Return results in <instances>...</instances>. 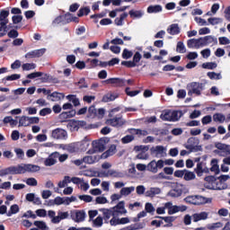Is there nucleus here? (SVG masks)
I'll return each instance as SVG.
<instances>
[{"instance_id":"nucleus-1","label":"nucleus","mask_w":230,"mask_h":230,"mask_svg":"<svg viewBox=\"0 0 230 230\" xmlns=\"http://www.w3.org/2000/svg\"><path fill=\"white\" fill-rule=\"evenodd\" d=\"M98 128L96 124H91L89 127H87V123L85 120H75V119H70L68 120L67 128L71 132L79 131L80 128Z\"/></svg>"},{"instance_id":"nucleus-2","label":"nucleus","mask_w":230,"mask_h":230,"mask_svg":"<svg viewBox=\"0 0 230 230\" xmlns=\"http://www.w3.org/2000/svg\"><path fill=\"white\" fill-rule=\"evenodd\" d=\"M203 90H204L203 83L192 82L188 84V95L189 96H191L193 94H195L197 96H200L202 94Z\"/></svg>"},{"instance_id":"nucleus-3","label":"nucleus","mask_w":230,"mask_h":230,"mask_svg":"<svg viewBox=\"0 0 230 230\" xmlns=\"http://www.w3.org/2000/svg\"><path fill=\"white\" fill-rule=\"evenodd\" d=\"M25 169L22 164L18 166H10L9 168H4L0 171V177L6 176L8 174H24Z\"/></svg>"},{"instance_id":"nucleus-4","label":"nucleus","mask_w":230,"mask_h":230,"mask_svg":"<svg viewBox=\"0 0 230 230\" xmlns=\"http://www.w3.org/2000/svg\"><path fill=\"white\" fill-rule=\"evenodd\" d=\"M199 144V140L195 137H190L188 139V144H186L185 148L189 150L190 153H197L202 151V146H198Z\"/></svg>"},{"instance_id":"nucleus-5","label":"nucleus","mask_w":230,"mask_h":230,"mask_svg":"<svg viewBox=\"0 0 230 230\" xmlns=\"http://www.w3.org/2000/svg\"><path fill=\"white\" fill-rule=\"evenodd\" d=\"M93 148L87 151L88 155H94L95 153H102L105 150V145L102 140H94L93 141Z\"/></svg>"},{"instance_id":"nucleus-6","label":"nucleus","mask_w":230,"mask_h":230,"mask_svg":"<svg viewBox=\"0 0 230 230\" xmlns=\"http://www.w3.org/2000/svg\"><path fill=\"white\" fill-rule=\"evenodd\" d=\"M164 168V160H152L147 164V171L152 173H157L159 170Z\"/></svg>"},{"instance_id":"nucleus-7","label":"nucleus","mask_w":230,"mask_h":230,"mask_svg":"<svg viewBox=\"0 0 230 230\" xmlns=\"http://www.w3.org/2000/svg\"><path fill=\"white\" fill-rule=\"evenodd\" d=\"M71 219L74 220L75 223L84 222L85 220V211L84 210H72L69 213Z\"/></svg>"},{"instance_id":"nucleus-8","label":"nucleus","mask_w":230,"mask_h":230,"mask_svg":"<svg viewBox=\"0 0 230 230\" xmlns=\"http://www.w3.org/2000/svg\"><path fill=\"white\" fill-rule=\"evenodd\" d=\"M149 152L151 153V155L155 158L164 157L166 153V148L163 146H152L151 149H149Z\"/></svg>"},{"instance_id":"nucleus-9","label":"nucleus","mask_w":230,"mask_h":230,"mask_svg":"<svg viewBox=\"0 0 230 230\" xmlns=\"http://www.w3.org/2000/svg\"><path fill=\"white\" fill-rule=\"evenodd\" d=\"M125 123L126 121L123 119L122 115L106 120V124L112 127H122Z\"/></svg>"},{"instance_id":"nucleus-10","label":"nucleus","mask_w":230,"mask_h":230,"mask_svg":"<svg viewBox=\"0 0 230 230\" xmlns=\"http://www.w3.org/2000/svg\"><path fill=\"white\" fill-rule=\"evenodd\" d=\"M44 53H46V49H35L26 53L24 57L28 59L40 58V57H43Z\"/></svg>"},{"instance_id":"nucleus-11","label":"nucleus","mask_w":230,"mask_h":230,"mask_svg":"<svg viewBox=\"0 0 230 230\" xmlns=\"http://www.w3.org/2000/svg\"><path fill=\"white\" fill-rule=\"evenodd\" d=\"M52 137L54 139H66V137H67V131L57 128L56 129L52 130Z\"/></svg>"},{"instance_id":"nucleus-12","label":"nucleus","mask_w":230,"mask_h":230,"mask_svg":"<svg viewBox=\"0 0 230 230\" xmlns=\"http://www.w3.org/2000/svg\"><path fill=\"white\" fill-rule=\"evenodd\" d=\"M102 84L114 85L115 87H123L125 84V82L123 79L111 78V79H106L105 81H102Z\"/></svg>"},{"instance_id":"nucleus-13","label":"nucleus","mask_w":230,"mask_h":230,"mask_svg":"<svg viewBox=\"0 0 230 230\" xmlns=\"http://www.w3.org/2000/svg\"><path fill=\"white\" fill-rule=\"evenodd\" d=\"M65 93L59 92H53L51 94L47 95V100L51 101L53 102H57L64 100Z\"/></svg>"},{"instance_id":"nucleus-14","label":"nucleus","mask_w":230,"mask_h":230,"mask_svg":"<svg viewBox=\"0 0 230 230\" xmlns=\"http://www.w3.org/2000/svg\"><path fill=\"white\" fill-rule=\"evenodd\" d=\"M101 159H102V157L99 155H96L93 156L92 155L84 156L82 160L84 161V164H93L98 163L99 161H101Z\"/></svg>"},{"instance_id":"nucleus-15","label":"nucleus","mask_w":230,"mask_h":230,"mask_svg":"<svg viewBox=\"0 0 230 230\" xmlns=\"http://www.w3.org/2000/svg\"><path fill=\"white\" fill-rule=\"evenodd\" d=\"M195 206L206 205L208 203H212V199H208L199 195H195Z\"/></svg>"},{"instance_id":"nucleus-16","label":"nucleus","mask_w":230,"mask_h":230,"mask_svg":"<svg viewBox=\"0 0 230 230\" xmlns=\"http://www.w3.org/2000/svg\"><path fill=\"white\" fill-rule=\"evenodd\" d=\"M166 31L172 36L179 35L181 34V27L178 23H172L167 28Z\"/></svg>"},{"instance_id":"nucleus-17","label":"nucleus","mask_w":230,"mask_h":230,"mask_svg":"<svg viewBox=\"0 0 230 230\" xmlns=\"http://www.w3.org/2000/svg\"><path fill=\"white\" fill-rule=\"evenodd\" d=\"M108 210L113 211L118 214H127V209L124 208V201H119V203L115 205L114 208H111Z\"/></svg>"},{"instance_id":"nucleus-18","label":"nucleus","mask_w":230,"mask_h":230,"mask_svg":"<svg viewBox=\"0 0 230 230\" xmlns=\"http://www.w3.org/2000/svg\"><path fill=\"white\" fill-rule=\"evenodd\" d=\"M75 116H76V111L70 110L69 111H63L59 114V119H62V122H66V119L74 118Z\"/></svg>"},{"instance_id":"nucleus-19","label":"nucleus","mask_w":230,"mask_h":230,"mask_svg":"<svg viewBox=\"0 0 230 230\" xmlns=\"http://www.w3.org/2000/svg\"><path fill=\"white\" fill-rule=\"evenodd\" d=\"M117 153V146L116 145H111V147L108 148L102 155H101L102 159H106L108 157H111Z\"/></svg>"},{"instance_id":"nucleus-20","label":"nucleus","mask_w":230,"mask_h":230,"mask_svg":"<svg viewBox=\"0 0 230 230\" xmlns=\"http://www.w3.org/2000/svg\"><path fill=\"white\" fill-rule=\"evenodd\" d=\"M155 218L162 219L167 224H170V225H165L164 227H172V223L176 220V217H173V216H167V217L155 216Z\"/></svg>"},{"instance_id":"nucleus-21","label":"nucleus","mask_w":230,"mask_h":230,"mask_svg":"<svg viewBox=\"0 0 230 230\" xmlns=\"http://www.w3.org/2000/svg\"><path fill=\"white\" fill-rule=\"evenodd\" d=\"M25 172H38L40 170V167L32 164H26L22 165Z\"/></svg>"},{"instance_id":"nucleus-22","label":"nucleus","mask_w":230,"mask_h":230,"mask_svg":"<svg viewBox=\"0 0 230 230\" xmlns=\"http://www.w3.org/2000/svg\"><path fill=\"white\" fill-rule=\"evenodd\" d=\"M208 218V214L207 212H200V214L192 215V221L199 222L200 220H206Z\"/></svg>"},{"instance_id":"nucleus-23","label":"nucleus","mask_w":230,"mask_h":230,"mask_svg":"<svg viewBox=\"0 0 230 230\" xmlns=\"http://www.w3.org/2000/svg\"><path fill=\"white\" fill-rule=\"evenodd\" d=\"M128 14H129V17L132 19H141L144 16L145 13L142 10H138V11L130 10Z\"/></svg>"},{"instance_id":"nucleus-24","label":"nucleus","mask_w":230,"mask_h":230,"mask_svg":"<svg viewBox=\"0 0 230 230\" xmlns=\"http://www.w3.org/2000/svg\"><path fill=\"white\" fill-rule=\"evenodd\" d=\"M66 99H67L68 102H72V104H74V107L80 106V101L75 94H68L67 96H66Z\"/></svg>"},{"instance_id":"nucleus-25","label":"nucleus","mask_w":230,"mask_h":230,"mask_svg":"<svg viewBox=\"0 0 230 230\" xmlns=\"http://www.w3.org/2000/svg\"><path fill=\"white\" fill-rule=\"evenodd\" d=\"M118 212L111 211V209H102V215L104 216V220L108 221L111 217H118Z\"/></svg>"},{"instance_id":"nucleus-26","label":"nucleus","mask_w":230,"mask_h":230,"mask_svg":"<svg viewBox=\"0 0 230 230\" xmlns=\"http://www.w3.org/2000/svg\"><path fill=\"white\" fill-rule=\"evenodd\" d=\"M118 98V93H108L102 96V102H111L116 101Z\"/></svg>"},{"instance_id":"nucleus-27","label":"nucleus","mask_w":230,"mask_h":230,"mask_svg":"<svg viewBox=\"0 0 230 230\" xmlns=\"http://www.w3.org/2000/svg\"><path fill=\"white\" fill-rule=\"evenodd\" d=\"M182 117L181 111H171V122H176Z\"/></svg>"},{"instance_id":"nucleus-28","label":"nucleus","mask_w":230,"mask_h":230,"mask_svg":"<svg viewBox=\"0 0 230 230\" xmlns=\"http://www.w3.org/2000/svg\"><path fill=\"white\" fill-rule=\"evenodd\" d=\"M9 7L0 11V22H9L8 17L10 15Z\"/></svg>"},{"instance_id":"nucleus-29","label":"nucleus","mask_w":230,"mask_h":230,"mask_svg":"<svg viewBox=\"0 0 230 230\" xmlns=\"http://www.w3.org/2000/svg\"><path fill=\"white\" fill-rule=\"evenodd\" d=\"M127 17H128V13H121L118 18H115V20H114L115 25L123 26V21L126 20Z\"/></svg>"},{"instance_id":"nucleus-30","label":"nucleus","mask_w":230,"mask_h":230,"mask_svg":"<svg viewBox=\"0 0 230 230\" xmlns=\"http://www.w3.org/2000/svg\"><path fill=\"white\" fill-rule=\"evenodd\" d=\"M187 46L189 49H199L200 47H202V45L199 43V40L195 39L189 40L187 42Z\"/></svg>"},{"instance_id":"nucleus-31","label":"nucleus","mask_w":230,"mask_h":230,"mask_svg":"<svg viewBox=\"0 0 230 230\" xmlns=\"http://www.w3.org/2000/svg\"><path fill=\"white\" fill-rule=\"evenodd\" d=\"M161 193L160 188H151L149 190L146 191V197L154 198Z\"/></svg>"},{"instance_id":"nucleus-32","label":"nucleus","mask_w":230,"mask_h":230,"mask_svg":"<svg viewBox=\"0 0 230 230\" xmlns=\"http://www.w3.org/2000/svg\"><path fill=\"white\" fill-rule=\"evenodd\" d=\"M163 11V7L160 4L150 5L147 7L148 13H159Z\"/></svg>"},{"instance_id":"nucleus-33","label":"nucleus","mask_w":230,"mask_h":230,"mask_svg":"<svg viewBox=\"0 0 230 230\" xmlns=\"http://www.w3.org/2000/svg\"><path fill=\"white\" fill-rule=\"evenodd\" d=\"M210 164L212 165V167H210V172H216V174H218L219 173L218 160L213 159L210 162Z\"/></svg>"},{"instance_id":"nucleus-34","label":"nucleus","mask_w":230,"mask_h":230,"mask_svg":"<svg viewBox=\"0 0 230 230\" xmlns=\"http://www.w3.org/2000/svg\"><path fill=\"white\" fill-rule=\"evenodd\" d=\"M133 191H135V187H127V188H121L120 190V195L124 197H128L129 194H131Z\"/></svg>"},{"instance_id":"nucleus-35","label":"nucleus","mask_w":230,"mask_h":230,"mask_svg":"<svg viewBox=\"0 0 230 230\" xmlns=\"http://www.w3.org/2000/svg\"><path fill=\"white\" fill-rule=\"evenodd\" d=\"M50 155H52V157H54L55 159H58V161L61 162V163H64L66 160L68 159V155H66V154L65 155H59V153H58V152H56V153H54Z\"/></svg>"},{"instance_id":"nucleus-36","label":"nucleus","mask_w":230,"mask_h":230,"mask_svg":"<svg viewBox=\"0 0 230 230\" xmlns=\"http://www.w3.org/2000/svg\"><path fill=\"white\" fill-rule=\"evenodd\" d=\"M19 206L16 204L11 205L9 212L6 213L7 217H12L13 215L18 214Z\"/></svg>"},{"instance_id":"nucleus-37","label":"nucleus","mask_w":230,"mask_h":230,"mask_svg":"<svg viewBox=\"0 0 230 230\" xmlns=\"http://www.w3.org/2000/svg\"><path fill=\"white\" fill-rule=\"evenodd\" d=\"M37 66L35 63H24L22 66V71H30L36 69Z\"/></svg>"},{"instance_id":"nucleus-38","label":"nucleus","mask_w":230,"mask_h":230,"mask_svg":"<svg viewBox=\"0 0 230 230\" xmlns=\"http://www.w3.org/2000/svg\"><path fill=\"white\" fill-rule=\"evenodd\" d=\"M30 121L27 116H22L19 119V127H30Z\"/></svg>"},{"instance_id":"nucleus-39","label":"nucleus","mask_w":230,"mask_h":230,"mask_svg":"<svg viewBox=\"0 0 230 230\" xmlns=\"http://www.w3.org/2000/svg\"><path fill=\"white\" fill-rule=\"evenodd\" d=\"M204 41L209 44L217 45L218 41L217 40V38L213 37L212 35H208L203 38Z\"/></svg>"},{"instance_id":"nucleus-40","label":"nucleus","mask_w":230,"mask_h":230,"mask_svg":"<svg viewBox=\"0 0 230 230\" xmlns=\"http://www.w3.org/2000/svg\"><path fill=\"white\" fill-rule=\"evenodd\" d=\"M204 168H203V164L198 163L197 164V168L194 169L195 173H197L198 177H202L203 173H204Z\"/></svg>"},{"instance_id":"nucleus-41","label":"nucleus","mask_w":230,"mask_h":230,"mask_svg":"<svg viewBox=\"0 0 230 230\" xmlns=\"http://www.w3.org/2000/svg\"><path fill=\"white\" fill-rule=\"evenodd\" d=\"M58 163V160H56L52 155H49L45 161L44 165L45 166H53Z\"/></svg>"},{"instance_id":"nucleus-42","label":"nucleus","mask_w":230,"mask_h":230,"mask_svg":"<svg viewBox=\"0 0 230 230\" xmlns=\"http://www.w3.org/2000/svg\"><path fill=\"white\" fill-rule=\"evenodd\" d=\"M201 67L208 70H215L217 68V63L215 62L203 63V65H201Z\"/></svg>"},{"instance_id":"nucleus-43","label":"nucleus","mask_w":230,"mask_h":230,"mask_svg":"<svg viewBox=\"0 0 230 230\" xmlns=\"http://www.w3.org/2000/svg\"><path fill=\"white\" fill-rule=\"evenodd\" d=\"M213 119L216 122H220V123H224L226 120V116L222 113H216L213 116Z\"/></svg>"},{"instance_id":"nucleus-44","label":"nucleus","mask_w":230,"mask_h":230,"mask_svg":"<svg viewBox=\"0 0 230 230\" xmlns=\"http://www.w3.org/2000/svg\"><path fill=\"white\" fill-rule=\"evenodd\" d=\"M161 119L164 121L172 122V111H168L160 116Z\"/></svg>"},{"instance_id":"nucleus-45","label":"nucleus","mask_w":230,"mask_h":230,"mask_svg":"<svg viewBox=\"0 0 230 230\" xmlns=\"http://www.w3.org/2000/svg\"><path fill=\"white\" fill-rule=\"evenodd\" d=\"M176 51L180 54H184L187 52V49H185L184 43L182 41L177 42Z\"/></svg>"},{"instance_id":"nucleus-46","label":"nucleus","mask_w":230,"mask_h":230,"mask_svg":"<svg viewBox=\"0 0 230 230\" xmlns=\"http://www.w3.org/2000/svg\"><path fill=\"white\" fill-rule=\"evenodd\" d=\"M133 56V52L131 50H128V49H124L123 52L121 53V58L124 59H129Z\"/></svg>"},{"instance_id":"nucleus-47","label":"nucleus","mask_w":230,"mask_h":230,"mask_svg":"<svg viewBox=\"0 0 230 230\" xmlns=\"http://www.w3.org/2000/svg\"><path fill=\"white\" fill-rule=\"evenodd\" d=\"M182 194V190L181 189H173L169 192L170 197L179 198Z\"/></svg>"},{"instance_id":"nucleus-48","label":"nucleus","mask_w":230,"mask_h":230,"mask_svg":"<svg viewBox=\"0 0 230 230\" xmlns=\"http://www.w3.org/2000/svg\"><path fill=\"white\" fill-rule=\"evenodd\" d=\"M139 229H144V224L136 223L134 225H130L127 226V230H139Z\"/></svg>"},{"instance_id":"nucleus-49","label":"nucleus","mask_w":230,"mask_h":230,"mask_svg":"<svg viewBox=\"0 0 230 230\" xmlns=\"http://www.w3.org/2000/svg\"><path fill=\"white\" fill-rule=\"evenodd\" d=\"M130 131H131V133H134L137 136L146 137V136H148V134H149L147 130H142V129L132 128V129H130Z\"/></svg>"},{"instance_id":"nucleus-50","label":"nucleus","mask_w":230,"mask_h":230,"mask_svg":"<svg viewBox=\"0 0 230 230\" xmlns=\"http://www.w3.org/2000/svg\"><path fill=\"white\" fill-rule=\"evenodd\" d=\"M63 17L64 24H69L73 22V14L70 13H65V15H61Z\"/></svg>"},{"instance_id":"nucleus-51","label":"nucleus","mask_w":230,"mask_h":230,"mask_svg":"<svg viewBox=\"0 0 230 230\" xmlns=\"http://www.w3.org/2000/svg\"><path fill=\"white\" fill-rule=\"evenodd\" d=\"M90 8L89 7H83L78 10L77 16L82 17L84 15H89Z\"/></svg>"},{"instance_id":"nucleus-52","label":"nucleus","mask_w":230,"mask_h":230,"mask_svg":"<svg viewBox=\"0 0 230 230\" xmlns=\"http://www.w3.org/2000/svg\"><path fill=\"white\" fill-rule=\"evenodd\" d=\"M194 179L195 173L190 171L186 172V173L183 175V180H185L186 181H193Z\"/></svg>"},{"instance_id":"nucleus-53","label":"nucleus","mask_w":230,"mask_h":230,"mask_svg":"<svg viewBox=\"0 0 230 230\" xmlns=\"http://www.w3.org/2000/svg\"><path fill=\"white\" fill-rule=\"evenodd\" d=\"M224 226V224L221 222H217V223H213L210 225H208V229L209 230H215V229H219L221 227Z\"/></svg>"},{"instance_id":"nucleus-54","label":"nucleus","mask_w":230,"mask_h":230,"mask_svg":"<svg viewBox=\"0 0 230 230\" xmlns=\"http://www.w3.org/2000/svg\"><path fill=\"white\" fill-rule=\"evenodd\" d=\"M207 76L209 77L210 80H220L221 75L217 74L216 72H208Z\"/></svg>"},{"instance_id":"nucleus-55","label":"nucleus","mask_w":230,"mask_h":230,"mask_svg":"<svg viewBox=\"0 0 230 230\" xmlns=\"http://www.w3.org/2000/svg\"><path fill=\"white\" fill-rule=\"evenodd\" d=\"M187 172H189V171L187 169H183V170H178L175 171V172H173V177L176 178H182Z\"/></svg>"},{"instance_id":"nucleus-56","label":"nucleus","mask_w":230,"mask_h":230,"mask_svg":"<svg viewBox=\"0 0 230 230\" xmlns=\"http://www.w3.org/2000/svg\"><path fill=\"white\" fill-rule=\"evenodd\" d=\"M76 201V197H64L63 198V204L64 205H70L71 203L73 202H75Z\"/></svg>"},{"instance_id":"nucleus-57","label":"nucleus","mask_w":230,"mask_h":230,"mask_svg":"<svg viewBox=\"0 0 230 230\" xmlns=\"http://www.w3.org/2000/svg\"><path fill=\"white\" fill-rule=\"evenodd\" d=\"M121 66H126L128 68L137 67V63L133 61H121Z\"/></svg>"},{"instance_id":"nucleus-58","label":"nucleus","mask_w":230,"mask_h":230,"mask_svg":"<svg viewBox=\"0 0 230 230\" xmlns=\"http://www.w3.org/2000/svg\"><path fill=\"white\" fill-rule=\"evenodd\" d=\"M19 78H21V75L13 74L9 76H4L3 79V82L4 81H17V80H19Z\"/></svg>"},{"instance_id":"nucleus-59","label":"nucleus","mask_w":230,"mask_h":230,"mask_svg":"<svg viewBox=\"0 0 230 230\" xmlns=\"http://www.w3.org/2000/svg\"><path fill=\"white\" fill-rule=\"evenodd\" d=\"M33 225L40 230H47V225L43 221H34Z\"/></svg>"},{"instance_id":"nucleus-60","label":"nucleus","mask_w":230,"mask_h":230,"mask_svg":"<svg viewBox=\"0 0 230 230\" xmlns=\"http://www.w3.org/2000/svg\"><path fill=\"white\" fill-rule=\"evenodd\" d=\"M75 85L78 86V89H86L87 88V84H86L84 78H81L77 83H75Z\"/></svg>"},{"instance_id":"nucleus-61","label":"nucleus","mask_w":230,"mask_h":230,"mask_svg":"<svg viewBox=\"0 0 230 230\" xmlns=\"http://www.w3.org/2000/svg\"><path fill=\"white\" fill-rule=\"evenodd\" d=\"M133 140H135V137L132 135H128V136L124 137L123 138H121V143L129 144Z\"/></svg>"},{"instance_id":"nucleus-62","label":"nucleus","mask_w":230,"mask_h":230,"mask_svg":"<svg viewBox=\"0 0 230 230\" xmlns=\"http://www.w3.org/2000/svg\"><path fill=\"white\" fill-rule=\"evenodd\" d=\"M140 91L136 90V91H130V88L128 87L126 88V94L129 97H135L137 96V94H139Z\"/></svg>"},{"instance_id":"nucleus-63","label":"nucleus","mask_w":230,"mask_h":230,"mask_svg":"<svg viewBox=\"0 0 230 230\" xmlns=\"http://www.w3.org/2000/svg\"><path fill=\"white\" fill-rule=\"evenodd\" d=\"M223 22V20L221 18H209L208 19V22H209V24H212L213 26L219 24Z\"/></svg>"},{"instance_id":"nucleus-64","label":"nucleus","mask_w":230,"mask_h":230,"mask_svg":"<svg viewBox=\"0 0 230 230\" xmlns=\"http://www.w3.org/2000/svg\"><path fill=\"white\" fill-rule=\"evenodd\" d=\"M145 210L148 214H153L155 212V208L151 203H146Z\"/></svg>"}]
</instances>
